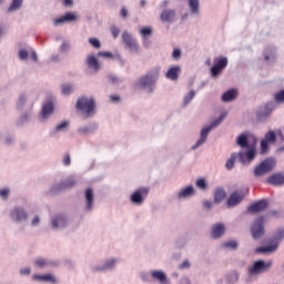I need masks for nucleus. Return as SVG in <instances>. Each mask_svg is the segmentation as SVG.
<instances>
[{
	"instance_id": "60",
	"label": "nucleus",
	"mask_w": 284,
	"mask_h": 284,
	"mask_svg": "<svg viewBox=\"0 0 284 284\" xmlns=\"http://www.w3.org/2000/svg\"><path fill=\"white\" fill-rule=\"evenodd\" d=\"M98 57H103L104 59H112L113 54L110 51H99Z\"/></svg>"
},
{
	"instance_id": "26",
	"label": "nucleus",
	"mask_w": 284,
	"mask_h": 284,
	"mask_svg": "<svg viewBox=\"0 0 284 284\" xmlns=\"http://www.w3.org/2000/svg\"><path fill=\"white\" fill-rule=\"evenodd\" d=\"M150 274H151V277L153 278V281H158V283H160V284H171L170 280L168 278V274H165L161 270L151 271Z\"/></svg>"
},
{
	"instance_id": "30",
	"label": "nucleus",
	"mask_w": 284,
	"mask_h": 284,
	"mask_svg": "<svg viewBox=\"0 0 284 284\" xmlns=\"http://www.w3.org/2000/svg\"><path fill=\"white\" fill-rule=\"evenodd\" d=\"M267 183L270 185H274L278 187L280 185H284V174L283 173H275L267 179Z\"/></svg>"
},
{
	"instance_id": "58",
	"label": "nucleus",
	"mask_w": 284,
	"mask_h": 284,
	"mask_svg": "<svg viewBox=\"0 0 284 284\" xmlns=\"http://www.w3.org/2000/svg\"><path fill=\"white\" fill-rule=\"evenodd\" d=\"M111 34H112L113 39H119V34H121V29H119L116 26H112Z\"/></svg>"
},
{
	"instance_id": "48",
	"label": "nucleus",
	"mask_w": 284,
	"mask_h": 284,
	"mask_svg": "<svg viewBox=\"0 0 284 284\" xmlns=\"http://www.w3.org/2000/svg\"><path fill=\"white\" fill-rule=\"evenodd\" d=\"M10 187L4 186L0 189V199L1 201H8V199H10Z\"/></svg>"
},
{
	"instance_id": "31",
	"label": "nucleus",
	"mask_w": 284,
	"mask_h": 284,
	"mask_svg": "<svg viewBox=\"0 0 284 284\" xmlns=\"http://www.w3.org/2000/svg\"><path fill=\"white\" fill-rule=\"evenodd\" d=\"M236 97H239V91L236 89H230L222 94L223 103H232V101H236Z\"/></svg>"
},
{
	"instance_id": "50",
	"label": "nucleus",
	"mask_w": 284,
	"mask_h": 284,
	"mask_svg": "<svg viewBox=\"0 0 284 284\" xmlns=\"http://www.w3.org/2000/svg\"><path fill=\"white\" fill-rule=\"evenodd\" d=\"M153 32L154 30L152 29V27H145L140 30L142 39H148V37H152Z\"/></svg>"
},
{
	"instance_id": "19",
	"label": "nucleus",
	"mask_w": 284,
	"mask_h": 284,
	"mask_svg": "<svg viewBox=\"0 0 284 284\" xmlns=\"http://www.w3.org/2000/svg\"><path fill=\"white\" fill-rule=\"evenodd\" d=\"M225 68H227V58L220 57L217 59V63L211 68V77H213V79H219V75L221 72H223V70H225Z\"/></svg>"
},
{
	"instance_id": "18",
	"label": "nucleus",
	"mask_w": 284,
	"mask_h": 284,
	"mask_svg": "<svg viewBox=\"0 0 284 284\" xmlns=\"http://www.w3.org/2000/svg\"><path fill=\"white\" fill-rule=\"evenodd\" d=\"M196 194V190L194 189V185H187L185 187L180 189L176 194L175 199L178 201H187V199H192Z\"/></svg>"
},
{
	"instance_id": "11",
	"label": "nucleus",
	"mask_w": 284,
	"mask_h": 284,
	"mask_svg": "<svg viewBox=\"0 0 284 284\" xmlns=\"http://www.w3.org/2000/svg\"><path fill=\"white\" fill-rule=\"evenodd\" d=\"M274 265V262L268 261L265 262L264 260H258L253 263L251 267H248V274L251 276H258V274H265V272H270Z\"/></svg>"
},
{
	"instance_id": "8",
	"label": "nucleus",
	"mask_w": 284,
	"mask_h": 284,
	"mask_svg": "<svg viewBox=\"0 0 284 284\" xmlns=\"http://www.w3.org/2000/svg\"><path fill=\"white\" fill-rule=\"evenodd\" d=\"M274 168H276V159L267 158L254 168L253 174L255 179H261V176L270 174Z\"/></svg>"
},
{
	"instance_id": "2",
	"label": "nucleus",
	"mask_w": 284,
	"mask_h": 284,
	"mask_svg": "<svg viewBox=\"0 0 284 284\" xmlns=\"http://www.w3.org/2000/svg\"><path fill=\"white\" fill-rule=\"evenodd\" d=\"M254 159H256V149L252 146L245 153L243 151L232 153L226 160L225 168L226 170H234L236 161H239L243 165H247L252 163Z\"/></svg>"
},
{
	"instance_id": "51",
	"label": "nucleus",
	"mask_w": 284,
	"mask_h": 284,
	"mask_svg": "<svg viewBox=\"0 0 284 284\" xmlns=\"http://www.w3.org/2000/svg\"><path fill=\"white\" fill-rule=\"evenodd\" d=\"M28 57H30V51L28 49H20L18 51V59L20 61H27Z\"/></svg>"
},
{
	"instance_id": "57",
	"label": "nucleus",
	"mask_w": 284,
	"mask_h": 284,
	"mask_svg": "<svg viewBox=\"0 0 284 284\" xmlns=\"http://www.w3.org/2000/svg\"><path fill=\"white\" fill-rule=\"evenodd\" d=\"M181 57H183V51H181V49H179V48L174 49L172 52V59L174 61H179L181 59Z\"/></svg>"
},
{
	"instance_id": "5",
	"label": "nucleus",
	"mask_w": 284,
	"mask_h": 284,
	"mask_svg": "<svg viewBox=\"0 0 284 284\" xmlns=\"http://www.w3.org/2000/svg\"><path fill=\"white\" fill-rule=\"evenodd\" d=\"M71 220L68 213H54L50 216L49 229L52 232H63L70 226Z\"/></svg>"
},
{
	"instance_id": "23",
	"label": "nucleus",
	"mask_w": 284,
	"mask_h": 284,
	"mask_svg": "<svg viewBox=\"0 0 284 284\" xmlns=\"http://www.w3.org/2000/svg\"><path fill=\"white\" fill-rule=\"evenodd\" d=\"M265 210H267V200H260L247 207V212H251V214H256Z\"/></svg>"
},
{
	"instance_id": "29",
	"label": "nucleus",
	"mask_w": 284,
	"mask_h": 284,
	"mask_svg": "<svg viewBox=\"0 0 284 284\" xmlns=\"http://www.w3.org/2000/svg\"><path fill=\"white\" fill-rule=\"evenodd\" d=\"M264 61L267 63H274L276 61V48L268 45L264 50Z\"/></svg>"
},
{
	"instance_id": "37",
	"label": "nucleus",
	"mask_w": 284,
	"mask_h": 284,
	"mask_svg": "<svg viewBox=\"0 0 284 284\" xmlns=\"http://www.w3.org/2000/svg\"><path fill=\"white\" fill-rule=\"evenodd\" d=\"M236 144L240 148H250V141L247 139V134L245 133L240 134L236 139Z\"/></svg>"
},
{
	"instance_id": "45",
	"label": "nucleus",
	"mask_w": 284,
	"mask_h": 284,
	"mask_svg": "<svg viewBox=\"0 0 284 284\" xmlns=\"http://www.w3.org/2000/svg\"><path fill=\"white\" fill-rule=\"evenodd\" d=\"M62 17L64 18V23H72V22L77 21V19H79V16H77V13H74V12H67Z\"/></svg>"
},
{
	"instance_id": "14",
	"label": "nucleus",
	"mask_w": 284,
	"mask_h": 284,
	"mask_svg": "<svg viewBox=\"0 0 284 284\" xmlns=\"http://www.w3.org/2000/svg\"><path fill=\"white\" fill-rule=\"evenodd\" d=\"M276 110V103L270 101L256 110L257 121H267V118Z\"/></svg>"
},
{
	"instance_id": "15",
	"label": "nucleus",
	"mask_w": 284,
	"mask_h": 284,
	"mask_svg": "<svg viewBox=\"0 0 284 284\" xmlns=\"http://www.w3.org/2000/svg\"><path fill=\"white\" fill-rule=\"evenodd\" d=\"M77 185V179L74 176L67 178L60 181L57 184H53L50 189L51 194H59V192H63V190H70V187H74Z\"/></svg>"
},
{
	"instance_id": "38",
	"label": "nucleus",
	"mask_w": 284,
	"mask_h": 284,
	"mask_svg": "<svg viewBox=\"0 0 284 284\" xmlns=\"http://www.w3.org/2000/svg\"><path fill=\"white\" fill-rule=\"evenodd\" d=\"M195 186L197 187V190L205 192L207 187H210V184H207V180L205 178H199L197 180H195Z\"/></svg>"
},
{
	"instance_id": "16",
	"label": "nucleus",
	"mask_w": 284,
	"mask_h": 284,
	"mask_svg": "<svg viewBox=\"0 0 284 284\" xmlns=\"http://www.w3.org/2000/svg\"><path fill=\"white\" fill-rule=\"evenodd\" d=\"M84 65L88 74H98L99 70H101V63H99V59H97V55L94 54L87 55Z\"/></svg>"
},
{
	"instance_id": "61",
	"label": "nucleus",
	"mask_w": 284,
	"mask_h": 284,
	"mask_svg": "<svg viewBox=\"0 0 284 284\" xmlns=\"http://www.w3.org/2000/svg\"><path fill=\"white\" fill-rule=\"evenodd\" d=\"M63 23H65V19L62 17L60 18H57L54 21H53V26L54 28H59V26H63Z\"/></svg>"
},
{
	"instance_id": "46",
	"label": "nucleus",
	"mask_w": 284,
	"mask_h": 284,
	"mask_svg": "<svg viewBox=\"0 0 284 284\" xmlns=\"http://www.w3.org/2000/svg\"><path fill=\"white\" fill-rule=\"evenodd\" d=\"M71 49H72V44L70 43V41L63 40L59 50L60 52H62V54H67V52H70Z\"/></svg>"
},
{
	"instance_id": "21",
	"label": "nucleus",
	"mask_w": 284,
	"mask_h": 284,
	"mask_svg": "<svg viewBox=\"0 0 284 284\" xmlns=\"http://www.w3.org/2000/svg\"><path fill=\"white\" fill-rule=\"evenodd\" d=\"M243 199H245V193L235 191L230 195V197L227 200V206L236 207V205L242 203Z\"/></svg>"
},
{
	"instance_id": "56",
	"label": "nucleus",
	"mask_w": 284,
	"mask_h": 284,
	"mask_svg": "<svg viewBox=\"0 0 284 284\" xmlns=\"http://www.w3.org/2000/svg\"><path fill=\"white\" fill-rule=\"evenodd\" d=\"M109 81L113 85H119V83H123V80L121 78H119L118 75H114V74L109 75Z\"/></svg>"
},
{
	"instance_id": "10",
	"label": "nucleus",
	"mask_w": 284,
	"mask_h": 284,
	"mask_svg": "<svg viewBox=\"0 0 284 284\" xmlns=\"http://www.w3.org/2000/svg\"><path fill=\"white\" fill-rule=\"evenodd\" d=\"M122 41L126 50L133 54H141V45H139V41H136V38H134L128 30L122 32Z\"/></svg>"
},
{
	"instance_id": "32",
	"label": "nucleus",
	"mask_w": 284,
	"mask_h": 284,
	"mask_svg": "<svg viewBox=\"0 0 284 284\" xmlns=\"http://www.w3.org/2000/svg\"><path fill=\"white\" fill-rule=\"evenodd\" d=\"M68 130H70V122L64 120L54 126V129L51 131V134L55 136V134H61V132H68Z\"/></svg>"
},
{
	"instance_id": "39",
	"label": "nucleus",
	"mask_w": 284,
	"mask_h": 284,
	"mask_svg": "<svg viewBox=\"0 0 284 284\" xmlns=\"http://www.w3.org/2000/svg\"><path fill=\"white\" fill-rule=\"evenodd\" d=\"M21 8H23V0H12L8 12H17V10H21Z\"/></svg>"
},
{
	"instance_id": "33",
	"label": "nucleus",
	"mask_w": 284,
	"mask_h": 284,
	"mask_svg": "<svg viewBox=\"0 0 284 284\" xmlns=\"http://www.w3.org/2000/svg\"><path fill=\"white\" fill-rule=\"evenodd\" d=\"M99 130V123L92 122L89 125L81 126L78 129L79 134H94Z\"/></svg>"
},
{
	"instance_id": "47",
	"label": "nucleus",
	"mask_w": 284,
	"mask_h": 284,
	"mask_svg": "<svg viewBox=\"0 0 284 284\" xmlns=\"http://www.w3.org/2000/svg\"><path fill=\"white\" fill-rule=\"evenodd\" d=\"M274 101L277 103V105H283L284 104V89L280 90L274 94Z\"/></svg>"
},
{
	"instance_id": "28",
	"label": "nucleus",
	"mask_w": 284,
	"mask_h": 284,
	"mask_svg": "<svg viewBox=\"0 0 284 284\" xmlns=\"http://www.w3.org/2000/svg\"><path fill=\"white\" fill-rule=\"evenodd\" d=\"M181 74V65H173L169 68L165 73V79L169 81H179V75Z\"/></svg>"
},
{
	"instance_id": "25",
	"label": "nucleus",
	"mask_w": 284,
	"mask_h": 284,
	"mask_svg": "<svg viewBox=\"0 0 284 284\" xmlns=\"http://www.w3.org/2000/svg\"><path fill=\"white\" fill-rule=\"evenodd\" d=\"M33 265H36V267H39L40 270H45V267H54L59 265V263L52 260L39 257L33 261Z\"/></svg>"
},
{
	"instance_id": "36",
	"label": "nucleus",
	"mask_w": 284,
	"mask_h": 284,
	"mask_svg": "<svg viewBox=\"0 0 284 284\" xmlns=\"http://www.w3.org/2000/svg\"><path fill=\"white\" fill-rule=\"evenodd\" d=\"M240 274L236 271H232L227 273L224 277V283L225 284H236L239 283Z\"/></svg>"
},
{
	"instance_id": "59",
	"label": "nucleus",
	"mask_w": 284,
	"mask_h": 284,
	"mask_svg": "<svg viewBox=\"0 0 284 284\" xmlns=\"http://www.w3.org/2000/svg\"><path fill=\"white\" fill-rule=\"evenodd\" d=\"M30 274H32V268L30 267L20 268V276H30Z\"/></svg>"
},
{
	"instance_id": "40",
	"label": "nucleus",
	"mask_w": 284,
	"mask_h": 284,
	"mask_svg": "<svg viewBox=\"0 0 284 284\" xmlns=\"http://www.w3.org/2000/svg\"><path fill=\"white\" fill-rule=\"evenodd\" d=\"M225 190L223 189H217L214 193V203H221L223 201H225Z\"/></svg>"
},
{
	"instance_id": "1",
	"label": "nucleus",
	"mask_w": 284,
	"mask_h": 284,
	"mask_svg": "<svg viewBox=\"0 0 284 284\" xmlns=\"http://www.w3.org/2000/svg\"><path fill=\"white\" fill-rule=\"evenodd\" d=\"M160 75L161 67H153L150 71L136 80L135 88L139 90H144V92H148V94H152L154 92V88H156V81H159Z\"/></svg>"
},
{
	"instance_id": "20",
	"label": "nucleus",
	"mask_w": 284,
	"mask_h": 284,
	"mask_svg": "<svg viewBox=\"0 0 284 284\" xmlns=\"http://www.w3.org/2000/svg\"><path fill=\"white\" fill-rule=\"evenodd\" d=\"M54 114V102L53 101H47L42 105V111L40 113V116L42 121H48L50 116Z\"/></svg>"
},
{
	"instance_id": "53",
	"label": "nucleus",
	"mask_w": 284,
	"mask_h": 284,
	"mask_svg": "<svg viewBox=\"0 0 284 284\" xmlns=\"http://www.w3.org/2000/svg\"><path fill=\"white\" fill-rule=\"evenodd\" d=\"M41 225V215L36 214L30 221V227H39Z\"/></svg>"
},
{
	"instance_id": "43",
	"label": "nucleus",
	"mask_w": 284,
	"mask_h": 284,
	"mask_svg": "<svg viewBox=\"0 0 284 284\" xmlns=\"http://www.w3.org/2000/svg\"><path fill=\"white\" fill-rule=\"evenodd\" d=\"M72 92H74L73 84H62L61 94H63V97H70V94H72Z\"/></svg>"
},
{
	"instance_id": "24",
	"label": "nucleus",
	"mask_w": 284,
	"mask_h": 284,
	"mask_svg": "<svg viewBox=\"0 0 284 284\" xmlns=\"http://www.w3.org/2000/svg\"><path fill=\"white\" fill-rule=\"evenodd\" d=\"M32 281H36L37 283H57V277L52 273H47L43 275L33 274Z\"/></svg>"
},
{
	"instance_id": "7",
	"label": "nucleus",
	"mask_w": 284,
	"mask_h": 284,
	"mask_svg": "<svg viewBox=\"0 0 284 284\" xmlns=\"http://www.w3.org/2000/svg\"><path fill=\"white\" fill-rule=\"evenodd\" d=\"M121 257L113 256V257H106L102 261L101 264H95L91 266V272L94 274L103 273V272H114L116 270V265L121 263Z\"/></svg>"
},
{
	"instance_id": "63",
	"label": "nucleus",
	"mask_w": 284,
	"mask_h": 284,
	"mask_svg": "<svg viewBox=\"0 0 284 284\" xmlns=\"http://www.w3.org/2000/svg\"><path fill=\"white\" fill-rule=\"evenodd\" d=\"M213 205H214V203H212V201H210V200H206L203 202V207L205 210H212Z\"/></svg>"
},
{
	"instance_id": "34",
	"label": "nucleus",
	"mask_w": 284,
	"mask_h": 284,
	"mask_svg": "<svg viewBox=\"0 0 284 284\" xmlns=\"http://www.w3.org/2000/svg\"><path fill=\"white\" fill-rule=\"evenodd\" d=\"M222 250H229L230 252H236L239 250V241L230 240L221 244Z\"/></svg>"
},
{
	"instance_id": "12",
	"label": "nucleus",
	"mask_w": 284,
	"mask_h": 284,
	"mask_svg": "<svg viewBox=\"0 0 284 284\" xmlns=\"http://www.w3.org/2000/svg\"><path fill=\"white\" fill-rule=\"evenodd\" d=\"M252 239L260 241L265 235V216L257 217L251 226Z\"/></svg>"
},
{
	"instance_id": "6",
	"label": "nucleus",
	"mask_w": 284,
	"mask_h": 284,
	"mask_svg": "<svg viewBox=\"0 0 284 284\" xmlns=\"http://www.w3.org/2000/svg\"><path fill=\"white\" fill-rule=\"evenodd\" d=\"M9 219L14 225H26L30 221V212L22 205H17L9 211Z\"/></svg>"
},
{
	"instance_id": "64",
	"label": "nucleus",
	"mask_w": 284,
	"mask_h": 284,
	"mask_svg": "<svg viewBox=\"0 0 284 284\" xmlns=\"http://www.w3.org/2000/svg\"><path fill=\"white\" fill-rule=\"evenodd\" d=\"M110 101L112 103H121V98L120 95H110Z\"/></svg>"
},
{
	"instance_id": "62",
	"label": "nucleus",
	"mask_w": 284,
	"mask_h": 284,
	"mask_svg": "<svg viewBox=\"0 0 284 284\" xmlns=\"http://www.w3.org/2000/svg\"><path fill=\"white\" fill-rule=\"evenodd\" d=\"M190 267H192V264L190 263V261L185 260L184 262H182L179 265L180 270H190Z\"/></svg>"
},
{
	"instance_id": "49",
	"label": "nucleus",
	"mask_w": 284,
	"mask_h": 284,
	"mask_svg": "<svg viewBox=\"0 0 284 284\" xmlns=\"http://www.w3.org/2000/svg\"><path fill=\"white\" fill-rule=\"evenodd\" d=\"M264 141L268 143H276V132L274 131H268L264 135Z\"/></svg>"
},
{
	"instance_id": "55",
	"label": "nucleus",
	"mask_w": 284,
	"mask_h": 284,
	"mask_svg": "<svg viewBox=\"0 0 284 284\" xmlns=\"http://www.w3.org/2000/svg\"><path fill=\"white\" fill-rule=\"evenodd\" d=\"M267 152H270V142H267L266 140H262L261 141V153L267 154Z\"/></svg>"
},
{
	"instance_id": "54",
	"label": "nucleus",
	"mask_w": 284,
	"mask_h": 284,
	"mask_svg": "<svg viewBox=\"0 0 284 284\" xmlns=\"http://www.w3.org/2000/svg\"><path fill=\"white\" fill-rule=\"evenodd\" d=\"M62 164H64L65 168H70V165H72V158L70 156V153L63 154Z\"/></svg>"
},
{
	"instance_id": "3",
	"label": "nucleus",
	"mask_w": 284,
	"mask_h": 284,
	"mask_svg": "<svg viewBox=\"0 0 284 284\" xmlns=\"http://www.w3.org/2000/svg\"><path fill=\"white\" fill-rule=\"evenodd\" d=\"M75 110L83 119H92L97 114V100L94 98L80 97L75 103Z\"/></svg>"
},
{
	"instance_id": "9",
	"label": "nucleus",
	"mask_w": 284,
	"mask_h": 284,
	"mask_svg": "<svg viewBox=\"0 0 284 284\" xmlns=\"http://www.w3.org/2000/svg\"><path fill=\"white\" fill-rule=\"evenodd\" d=\"M284 239V230L276 231L274 240L265 245L256 248L257 254H274L278 250V243Z\"/></svg>"
},
{
	"instance_id": "52",
	"label": "nucleus",
	"mask_w": 284,
	"mask_h": 284,
	"mask_svg": "<svg viewBox=\"0 0 284 284\" xmlns=\"http://www.w3.org/2000/svg\"><path fill=\"white\" fill-rule=\"evenodd\" d=\"M89 43L95 50H101V40L98 38H89Z\"/></svg>"
},
{
	"instance_id": "41",
	"label": "nucleus",
	"mask_w": 284,
	"mask_h": 284,
	"mask_svg": "<svg viewBox=\"0 0 284 284\" xmlns=\"http://www.w3.org/2000/svg\"><path fill=\"white\" fill-rule=\"evenodd\" d=\"M31 120H32V113L24 112L20 115L18 120V125H26V123H30Z\"/></svg>"
},
{
	"instance_id": "17",
	"label": "nucleus",
	"mask_w": 284,
	"mask_h": 284,
	"mask_svg": "<svg viewBox=\"0 0 284 284\" xmlns=\"http://www.w3.org/2000/svg\"><path fill=\"white\" fill-rule=\"evenodd\" d=\"M87 214L94 211V189L88 187L84 191V209Z\"/></svg>"
},
{
	"instance_id": "4",
	"label": "nucleus",
	"mask_w": 284,
	"mask_h": 284,
	"mask_svg": "<svg viewBox=\"0 0 284 284\" xmlns=\"http://www.w3.org/2000/svg\"><path fill=\"white\" fill-rule=\"evenodd\" d=\"M225 116H227V113H221V115L215 119L210 125L202 128L200 132V138L191 146V150H199L201 145H205V143H207V136H210V132H212V130H215V128H219L220 123H223V121H225Z\"/></svg>"
},
{
	"instance_id": "22",
	"label": "nucleus",
	"mask_w": 284,
	"mask_h": 284,
	"mask_svg": "<svg viewBox=\"0 0 284 284\" xmlns=\"http://www.w3.org/2000/svg\"><path fill=\"white\" fill-rule=\"evenodd\" d=\"M223 236H225V224H214L211 229V239L219 240L223 239Z\"/></svg>"
},
{
	"instance_id": "42",
	"label": "nucleus",
	"mask_w": 284,
	"mask_h": 284,
	"mask_svg": "<svg viewBox=\"0 0 284 284\" xmlns=\"http://www.w3.org/2000/svg\"><path fill=\"white\" fill-rule=\"evenodd\" d=\"M191 14H199L200 2L199 0H187Z\"/></svg>"
},
{
	"instance_id": "44",
	"label": "nucleus",
	"mask_w": 284,
	"mask_h": 284,
	"mask_svg": "<svg viewBox=\"0 0 284 284\" xmlns=\"http://www.w3.org/2000/svg\"><path fill=\"white\" fill-rule=\"evenodd\" d=\"M196 97V91L191 90L187 94L184 95L183 99V105L185 108V105H190V103L192 102V99H194Z\"/></svg>"
},
{
	"instance_id": "35",
	"label": "nucleus",
	"mask_w": 284,
	"mask_h": 284,
	"mask_svg": "<svg viewBox=\"0 0 284 284\" xmlns=\"http://www.w3.org/2000/svg\"><path fill=\"white\" fill-rule=\"evenodd\" d=\"M26 105H28V95L26 93H21L18 97L16 108L19 112H23Z\"/></svg>"
},
{
	"instance_id": "13",
	"label": "nucleus",
	"mask_w": 284,
	"mask_h": 284,
	"mask_svg": "<svg viewBox=\"0 0 284 284\" xmlns=\"http://www.w3.org/2000/svg\"><path fill=\"white\" fill-rule=\"evenodd\" d=\"M148 194H150V189L140 187L130 195V203H132V205H136L138 207H141V205L145 203V200L148 199Z\"/></svg>"
},
{
	"instance_id": "27",
	"label": "nucleus",
	"mask_w": 284,
	"mask_h": 284,
	"mask_svg": "<svg viewBox=\"0 0 284 284\" xmlns=\"http://www.w3.org/2000/svg\"><path fill=\"white\" fill-rule=\"evenodd\" d=\"M160 19L162 23H172L174 19H176V10L174 9H165L160 14Z\"/></svg>"
}]
</instances>
